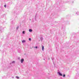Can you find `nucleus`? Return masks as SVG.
Returning a JSON list of instances; mask_svg holds the SVG:
<instances>
[{"instance_id": "1", "label": "nucleus", "mask_w": 79, "mask_h": 79, "mask_svg": "<svg viewBox=\"0 0 79 79\" xmlns=\"http://www.w3.org/2000/svg\"><path fill=\"white\" fill-rule=\"evenodd\" d=\"M57 73L59 76H63V75L61 73H60V72H58Z\"/></svg>"}, {"instance_id": "2", "label": "nucleus", "mask_w": 79, "mask_h": 79, "mask_svg": "<svg viewBox=\"0 0 79 79\" xmlns=\"http://www.w3.org/2000/svg\"><path fill=\"white\" fill-rule=\"evenodd\" d=\"M24 59H22L21 60H20V62L21 63H23V62H24Z\"/></svg>"}, {"instance_id": "3", "label": "nucleus", "mask_w": 79, "mask_h": 79, "mask_svg": "<svg viewBox=\"0 0 79 79\" xmlns=\"http://www.w3.org/2000/svg\"><path fill=\"white\" fill-rule=\"evenodd\" d=\"M42 50L44 51V46L43 45L42 46Z\"/></svg>"}, {"instance_id": "4", "label": "nucleus", "mask_w": 79, "mask_h": 79, "mask_svg": "<svg viewBox=\"0 0 79 79\" xmlns=\"http://www.w3.org/2000/svg\"><path fill=\"white\" fill-rule=\"evenodd\" d=\"M22 34H26V31H23Z\"/></svg>"}, {"instance_id": "5", "label": "nucleus", "mask_w": 79, "mask_h": 79, "mask_svg": "<svg viewBox=\"0 0 79 79\" xmlns=\"http://www.w3.org/2000/svg\"><path fill=\"white\" fill-rule=\"evenodd\" d=\"M29 31L30 32H32V30L31 29H29Z\"/></svg>"}, {"instance_id": "6", "label": "nucleus", "mask_w": 79, "mask_h": 79, "mask_svg": "<svg viewBox=\"0 0 79 79\" xmlns=\"http://www.w3.org/2000/svg\"><path fill=\"white\" fill-rule=\"evenodd\" d=\"M25 42H26V40H23L22 41V43H24Z\"/></svg>"}, {"instance_id": "7", "label": "nucleus", "mask_w": 79, "mask_h": 79, "mask_svg": "<svg viewBox=\"0 0 79 79\" xmlns=\"http://www.w3.org/2000/svg\"><path fill=\"white\" fill-rule=\"evenodd\" d=\"M16 78H17V79H19V77H18V76H16Z\"/></svg>"}, {"instance_id": "8", "label": "nucleus", "mask_w": 79, "mask_h": 79, "mask_svg": "<svg viewBox=\"0 0 79 79\" xmlns=\"http://www.w3.org/2000/svg\"><path fill=\"white\" fill-rule=\"evenodd\" d=\"M15 63V61H13L12 62V63Z\"/></svg>"}, {"instance_id": "9", "label": "nucleus", "mask_w": 79, "mask_h": 79, "mask_svg": "<svg viewBox=\"0 0 79 79\" xmlns=\"http://www.w3.org/2000/svg\"><path fill=\"white\" fill-rule=\"evenodd\" d=\"M29 40L30 41H31V38H29Z\"/></svg>"}, {"instance_id": "10", "label": "nucleus", "mask_w": 79, "mask_h": 79, "mask_svg": "<svg viewBox=\"0 0 79 79\" xmlns=\"http://www.w3.org/2000/svg\"><path fill=\"white\" fill-rule=\"evenodd\" d=\"M40 39L41 40H43V38H42V37L40 38Z\"/></svg>"}, {"instance_id": "11", "label": "nucleus", "mask_w": 79, "mask_h": 79, "mask_svg": "<svg viewBox=\"0 0 79 79\" xmlns=\"http://www.w3.org/2000/svg\"><path fill=\"white\" fill-rule=\"evenodd\" d=\"M35 48H37V46H36V47H34Z\"/></svg>"}, {"instance_id": "12", "label": "nucleus", "mask_w": 79, "mask_h": 79, "mask_svg": "<svg viewBox=\"0 0 79 79\" xmlns=\"http://www.w3.org/2000/svg\"><path fill=\"white\" fill-rule=\"evenodd\" d=\"M66 76L65 74H64L63 75V77H65V76Z\"/></svg>"}, {"instance_id": "13", "label": "nucleus", "mask_w": 79, "mask_h": 79, "mask_svg": "<svg viewBox=\"0 0 79 79\" xmlns=\"http://www.w3.org/2000/svg\"><path fill=\"white\" fill-rule=\"evenodd\" d=\"M19 28V27H17V29H18Z\"/></svg>"}, {"instance_id": "14", "label": "nucleus", "mask_w": 79, "mask_h": 79, "mask_svg": "<svg viewBox=\"0 0 79 79\" xmlns=\"http://www.w3.org/2000/svg\"><path fill=\"white\" fill-rule=\"evenodd\" d=\"M6 5H5L4 6V7H5V8H6Z\"/></svg>"}, {"instance_id": "15", "label": "nucleus", "mask_w": 79, "mask_h": 79, "mask_svg": "<svg viewBox=\"0 0 79 79\" xmlns=\"http://www.w3.org/2000/svg\"><path fill=\"white\" fill-rule=\"evenodd\" d=\"M52 60H53V59H52Z\"/></svg>"}]
</instances>
